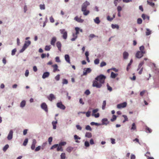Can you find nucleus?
<instances>
[{
	"instance_id": "obj_1",
	"label": "nucleus",
	"mask_w": 159,
	"mask_h": 159,
	"mask_svg": "<svg viewBox=\"0 0 159 159\" xmlns=\"http://www.w3.org/2000/svg\"><path fill=\"white\" fill-rule=\"evenodd\" d=\"M106 78V76L103 74H100L97 76L95 78V80L93 82L92 86L96 87L97 88H100L102 84H104Z\"/></svg>"
},
{
	"instance_id": "obj_2",
	"label": "nucleus",
	"mask_w": 159,
	"mask_h": 159,
	"mask_svg": "<svg viewBox=\"0 0 159 159\" xmlns=\"http://www.w3.org/2000/svg\"><path fill=\"white\" fill-rule=\"evenodd\" d=\"M31 42L30 40L25 41L22 48L20 51V53L23 52L31 44Z\"/></svg>"
},
{
	"instance_id": "obj_3",
	"label": "nucleus",
	"mask_w": 159,
	"mask_h": 159,
	"mask_svg": "<svg viewBox=\"0 0 159 159\" xmlns=\"http://www.w3.org/2000/svg\"><path fill=\"white\" fill-rule=\"evenodd\" d=\"M41 108L46 112H48V106L46 103L43 102L40 105Z\"/></svg>"
},
{
	"instance_id": "obj_4",
	"label": "nucleus",
	"mask_w": 159,
	"mask_h": 159,
	"mask_svg": "<svg viewBox=\"0 0 159 159\" xmlns=\"http://www.w3.org/2000/svg\"><path fill=\"white\" fill-rule=\"evenodd\" d=\"M56 105L58 108L64 110L66 108L65 106L62 104L61 102H57Z\"/></svg>"
},
{
	"instance_id": "obj_5",
	"label": "nucleus",
	"mask_w": 159,
	"mask_h": 159,
	"mask_svg": "<svg viewBox=\"0 0 159 159\" xmlns=\"http://www.w3.org/2000/svg\"><path fill=\"white\" fill-rule=\"evenodd\" d=\"M145 53V52H140L138 51L136 53L135 56L136 58H141L143 55V54Z\"/></svg>"
},
{
	"instance_id": "obj_6",
	"label": "nucleus",
	"mask_w": 159,
	"mask_h": 159,
	"mask_svg": "<svg viewBox=\"0 0 159 159\" xmlns=\"http://www.w3.org/2000/svg\"><path fill=\"white\" fill-rule=\"evenodd\" d=\"M90 5V3L87 1H86L82 5L81 10L87 9V7Z\"/></svg>"
},
{
	"instance_id": "obj_7",
	"label": "nucleus",
	"mask_w": 159,
	"mask_h": 159,
	"mask_svg": "<svg viewBox=\"0 0 159 159\" xmlns=\"http://www.w3.org/2000/svg\"><path fill=\"white\" fill-rule=\"evenodd\" d=\"M84 70V71L83 74V75H87V74L90 73L92 71V70L90 68H85Z\"/></svg>"
},
{
	"instance_id": "obj_8",
	"label": "nucleus",
	"mask_w": 159,
	"mask_h": 159,
	"mask_svg": "<svg viewBox=\"0 0 159 159\" xmlns=\"http://www.w3.org/2000/svg\"><path fill=\"white\" fill-rule=\"evenodd\" d=\"M102 125H107L109 124L110 122L108 121V119L107 118H103L101 120Z\"/></svg>"
},
{
	"instance_id": "obj_9",
	"label": "nucleus",
	"mask_w": 159,
	"mask_h": 159,
	"mask_svg": "<svg viewBox=\"0 0 159 159\" xmlns=\"http://www.w3.org/2000/svg\"><path fill=\"white\" fill-rule=\"evenodd\" d=\"M13 131L12 130H11L7 136V139L8 140H11L13 137Z\"/></svg>"
},
{
	"instance_id": "obj_10",
	"label": "nucleus",
	"mask_w": 159,
	"mask_h": 159,
	"mask_svg": "<svg viewBox=\"0 0 159 159\" xmlns=\"http://www.w3.org/2000/svg\"><path fill=\"white\" fill-rule=\"evenodd\" d=\"M48 99L50 101H52L53 100L55 99L56 98L54 95L52 94H50L47 97Z\"/></svg>"
},
{
	"instance_id": "obj_11",
	"label": "nucleus",
	"mask_w": 159,
	"mask_h": 159,
	"mask_svg": "<svg viewBox=\"0 0 159 159\" xmlns=\"http://www.w3.org/2000/svg\"><path fill=\"white\" fill-rule=\"evenodd\" d=\"M50 73L48 71H46L43 73L42 76V78L43 79H45L49 76Z\"/></svg>"
},
{
	"instance_id": "obj_12",
	"label": "nucleus",
	"mask_w": 159,
	"mask_h": 159,
	"mask_svg": "<svg viewBox=\"0 0 159 159\" xmlns=\"http://www.w3.org/2000/svg\"><path fill=\"white\" fill-rule=\"evenodd\" d=\"M74 20L79 23H82L84 21V20L81 19L80 18H79L78 16H75L74 19Z\"/></svg>"
},
{
	"instance_id": "obj_13",
	"label": "nucleus",
	"mask_w": 159,
	"mask_h": 159,
	"mask_svg": "<svg viewBox=\"0 0 159 159\" xmlns=\"http://www.w3.org/2000/svg\"><path fill=\"white\" fill-rule=\"evenodd\" d=\"M80 113L83 114H85L87 117H89L90 116L91 111H88L87 112L85 111H80L78 113V114H79Z\"/></svg>"
},
{
	"instance_id": "obj_14",
	"label": "nucleus",
	"mask_w": 159,
	"mask_h": 159,
	"mask_svg": "<svg viewBox=\"0 0 159 159\" xmlns=\"http://www.w3.org/2000/svg\"><path fill=\"white\" fill-rule=\"evenodd\" d=\"M123 59L126 60L128 59L129 54L127 52L125 51L123 53Z\"/></svg>"
},
{
	"instance_id": "obj_15",
	"label": "nucleus",
	"mask_w": 159,
	"mask_h": 159,
	"mask_svg": "<svg viewBox=\"0 0 159 159\" xmlns=\"http://www.w3.org/2000/svg\"><path fill=\"white\" fill-rule=\"evenodd\" d=\"M65 59L66 61L68 63L70 64V57L68 54H66L65 55Z\"/></svg>"
},
{
	"instance_id": "obj_16",
	"label": "nucleus",
	"mask_w": 159,
	"mask_h": 159,
	"mask_svg": "<svg viewBox=\"0 0 159 159\" xmlns=\"http://www.w3.org/2000/svg\"><path fill=\"white\" fill-rule=\"evenodd\" d=\"M81 11L83 12V15L85 16L88 15L90 13L89 11L87 9L81 10Z\"/></svg>"
},
{
	"instance_id": "obj_17",
	"label": "nucleus",
	"mask_w": 159,
	"mask_h": 159,
	"mask_svg": "<svg viewBox=\"0 0 159 159\" xmlns=\"http://www.w3.org/2000/svg\"><path fill=\"white\" fill-rule=\"evenodd\" d=\"M56 46L58 48V50L61 51V44L60 41H57L56 43Z\"/></svg>"
},
{
	"instance_id": "obj_18",
	"label": "nucleus",
	"mask_w": 159,
	"mask_h": 159,
	"mask_svg": "<svg viewBox=\"0 0 159 159\" xmlns=\"http://www.w3.org/2000/svg\"><path fill=\"white\" fill-rule=\"evenodd\" d=\"M74 139L75 140V142L77 143H80V141L78 140H80L81 139V138L79 137L77 135L75 134L74 136Z\"/></svg>"
},
{
	"instance_id": "obj_19",
	"label": "nucleus",
	"mask_w": 159,
	"mask_h": 159,
	"mask_svg": "<svg viewBox=\"0 0 159 159\" xmlns=\"http://www.w3.org/2000/svg\"><path fill=\"white\" fill-rule=\"evenodd\" d=\"M57 40L56 38L55 37H52L51 41V44L53 46H54L55 43Z\"/></svg>"
},
{
	"instance_id": "obj_20",
	"label": "nucleus",
	"mask_w": 159,
	"mask_h": 159,
	"mask_svg": "<svg viewBox=\"0 0 159 159\" xmlns=\"http://www.w3.org/2000/svg\"><path fill=\"white\" fill-rule=\"evenodd\" d=\"M54 68L53 72H55L56 71H59V70L58 69V66L57 64H55L52 66Z\"/></svg>"
},
{
	"instance_id": "obj_21",
	"label": "nucleus",
	"mask_w": 159,
	"mask_h": 159,
	"mask_svg": "<svg viewBox=\"0 0 159 159\" xmlns=\"http://www.w3.org/2000/svg\"><path fill=\"white\" fill-rule=\"evenodd\" d=\"M133 62V60L132 59H131L129 63L127 66V67L126 68V70L127 71H128L130 68L129 67L131 66L132 64V63Z\"/></svg>"
},
{
	"instance_id": "obj_22",
	"label": "nucleus",
	"mask_w": 159,
	"mask_h": 159,
	"mask_svg": "<svg viewBox=\"0 0 159 159\" xmlns=\"http://www.w3.org/2000/svg\"><path fill=\"white\" fill-rule=\"evenodd\" d=\"M26 105V101L25 100H22L20 103V106L21 108H23L25 107Z\"/></svg>"
},
{
	"instance_id": "obj_23",
	"label": "nucleus",
	"mask_w": 159,
	"mask_h": 159,
	"mask_svg": "<svg viewBox=\"0 0 159 159\" xmlns=\"http://www.w3.org/2000/svg\"><path fill=\"white\" fill-rule=\"evenodd\" d=\"M94 21L95 23L97 24H99L100 22V20L98 17H97L94 19Z\"/></svg>"
},
{
	"instance_id": "obj_24",
	"label": "nucleus",
	"mask_w": 159,
	"mask_h": 159,
	"mask_svg": "<svg viewBox=\"0 0 159 159\" xmlns=\"http://www.w3.org/2000/svg\"><path fill=\"white\" fill-rule=\"evenodd\" d=\"M85 136L88 138H91L92 137L91 133L89 132H87L86 133Z\"/></svg>"
},
{
	"instance_id": "obj_25",
	"label": "nucleus",
	"mask_w": 159,
	"mask_h": 159,
	"mask_svg": "<svg viewBox=\"0 0 159 159\" xmlns=\"http://www.w3.org/2000/svg\"><path fill=\"white\" fill-rule=\"evenodd\" d=\"M118 75L117 74H116L113 72H112L111 73V77L112 78L114 79L116 78Z\"/></svg>"
},
{
	"instance_id": "obj_26",
	"label": "nucleus",
	"mask_w": 159,
	"mask_h": 159,
	"mask_svg": "<svg viewBox=\"0 0 159 159\" xmlns=\"http://www.w3.org/2000/svg\"><path fill=\"white\" fill-rule=\"evenodd\" d=\"M74 148L70 146L68 147L66 149V151L68 152H70Z\"/></svg>"
},
{
	"instance_id": "obj_27",
	"label": "nucleus",
	"mask_w": 159,
	"mask_h": 159,
	"mask_svg": "<svg viewBox=\"0 0 159 159\" xmlns=\"http://www.w3.org/2000/svg\"><path fill=\"white\" fill-rule=\"evenodd\" d=\"M111 27L113 29H119V26L117 24H112L111 25Z\"/></svg>"
},
{
	"instance_id": "obj_28",
	"label": "nucleus",
	"mask_w": 159,
	"mask_h": 159,
	"mask_svg": "<svg viewBox=\"0 0 159 159\" xmlns=\"http://www.w3.org/2000/svg\"><path fill=\"white\" fill-rule=\"evenodd\" d=\"M147 31L146 32V35L147 36L151 34V31L149 29L147 28L146 29Z\"/></svg>"
},
{
	"instance_id": "obj_29",
	"label": "nucleus",
	"mask_w": 159,
	"mask_h": 159,
	"mask_svg": "<svg viewBox=\"0 0 159 159\" xmlns=\"http://www.w3.org/2000/svg\"><path fill=\"white\" fill-rule=\"evenodd\" d=\"M136 129V127L135 124L134 123H133L132 125V126L130 129L131 130H134Z\"/></svg>"
},
{
	"instance_id": "obj_30",
	"label": "nucleus",
	"mask_w": 159,
	"mask_h": 159,
	"mask_svg": "<svg viewBox=\"0 0 159 159\" xmlns=\"http://www.w3.org/2000/svg\"><path fill=\"white\" fill-rule=\"evenodd\" d=\"M9 147V145L8 144H6L3 148L2 150L3 151L5 152H6L7 150L8 149V148Z\"/></svg>"
},
{
	"instance_id": "obj_31",
	"label": "nucleus",
	"mask_w": 159,
	"mask_h": 159,
	"mask_svg": "<svg viewBox=\"0 0 159 159\" xmlns=\"http://www.w3.org/2000/svg\"><path fill=\"white\" fill-rule=\"evenodd\" d=\"M62 34V38L65 39H66L67 38V31H65L64 33Z\"/></svg>"
},
{
	"instance_id": "obj_32",
	"label": "nucleus",
	"mask_w": 159,
	"mask_h": 159,
	"mask_svg": "<svg viewBox=\"0 0 159 159\" xmlns=\"http://www.w3.org/2000/svg\"><path fill=\"white\" fill-rule=\"evenodd\" d=\"M96 37V36L95 34H91L89 36V40L91 41L93 38H94Z\"/></svg>"
},
{
	"instance_id": "obj_33",
	"label": "nucleus",
	"mask_w": 159,
	"mask_h": 159,
	"mask_svg": "<svg viewBox=\"0 0 159 159\" xmlns=\"http://www.w3.org/2000/svg\"><path fill=\"white\" fill-rule=\"evenodd\" d=\"M66 142H61L59 144H58V146H64L66 144Z\"/></svg>"
},
{
	"instance_id": "obj_34",
	"label": "nucleus",
	"mask_w": 159,
	"mask_h": 159,
	"mask_svg": "<svg viewBox=\"0 0 159 159\" xmlns=\"http://www.w3.org/2000/svg\"><path fill=\"white\" fill-rule=\"evenodd\" d=\"M51 46L50 45H46L45 47V50L46 51H49L51 48Z\"/></svg>"
},
{
	"instance_id": "obj_35",
	"label": "nucleus",
	"mask_w": 159,
	"mask_h": 159,
	"mask_svg": "<svg viewBox=\"0 0 159 159\" xmlns=\"http://www.w3.org/2000/svg\"><path fill=\"white\" fill-rule=\"evenodd\" d=\"M68 83V80L66 79H62V84L63 85L67 84Z\"/></svg>"
},
{
	"instance_id": "obj_36",
	"label": "nucleus",
	"mask_w": 159,
	"mask_h": 159,
	"mask_svg": "<svg viewBox=\"0 0 159 159\" xmlns=\"http://www.w3.org/2000/svg\"><path fill=\"white\" fill-rule=\"evenodd\" d=\"M122 117L124 118V120L123 121V123L125 122L126 121H128V118L126 115H123L122 116Z\"/></svg>"
},
{
	"instance_id": "obj_37",
	"label": "nucleus",
	"mask_w": 159,
	"mask_h": 159,
	"mask_svg": "<svg viewBox=\"0 0 159 159\" xmlns=\"http://www.w3.org/2000/svg\"><path fill=\"white\" fill-rule=\"evenodd\" d=\"M145 129L146 130V132L147 133H151L152 132V129L148 126H146V127Z\"/></svg>"
},
{
	"instance_id": "obj_38",
	"label": "nucleus",
	"mask_w": 159,
	"mask_h": 159,
	"mask_svg": "<svg viewBox=\"0 0 159 159\" xmlns=\"http://www.w3.org/2000/svg\"><path fill=\"white\" fill-rule=\"evenodd\" d=\"M116 118L117 116L116 115H113L112 116V118L110 120L112 122L116 120Z\"/></svg>"
},
{
	"instance_id": "obj_39",
	"label": "nucleus",
	"mask_w": 159,
	"mask_h": 159,
	"mask_svg": "<svg viewBox=\"0 0 159 159\" xmlns=\"http://www.w3.org/2000/svg\"><path fill=\"white\" fill-rule=\"evenodd\" d=\"M85 129L86 130H89V131H91L92 130L91 128L89 125H87L86 126Z\"/></svg>"
},
{
	"instance_id": "obj_40",
	"label": "nucleus",
	"mask_w": 159,
	"mask_h": 159,
	"mask_svg": "<svg viewBox=\"0 0 159 159\" xmlns=\"http://www.w3.org/2000/svg\"><path fill=\"white\" fill-rule=\"evenodd\" d=\"M57 151H61L62 152L63 151V149H62V147L60 146H58L57 147Z\"/></svg>"
},
{
	"instance_id": "obj_41",
	"label": "nucleus",
	"mask_w": 159,
	"mask_h": 159,
	"mask_svg": "<svg viewBox=\"0 0 159 159\" xmlns=\"http://www.w3.org/2000/svg\"><path fill=\"white\" fill-rule=\"evenodd\" d=\"M84 146L86 147H88L90 146V143L89 141H86L84 143Z\"/></svg>"
},
{
	"instance_id": "obj_42",
	"label": "nucleus",
	"mask_w": 159,
	"mask_h": 159,
	"mask_svg": "<svg viewBox=\"0 0 159 159\" xmlns=\"http://www.w3.org/2000/svg\"><path fill=\"white\" fill-rule=\"evenodd\" d=\"M28 138H26L24 141L23 143V145L24 146H26L28 142Z\"/></svg>"
},
{
	"instance_id": "obj_43",
	"label": "nucleus",
	"mask_w": 159,
	"mask_h": 159,
	"mask_svg": "<svg viewBox=\"0 0 159 159\" xmlns=\"http://www.w3.org/2000/svg\"><path fill=\"white\" fill-rule=\"evenodd\" d=\"M147 3L150 6H151L152 7H154L155 6V3L153 2H150L148 0L147 1Z\"/></svg>"
},
{
	"instance_id": "obj_44",
	"label": "nucleus",
	"mask_w": 159,
	"mask_h": 159,
	"mask_svg": "<svg viewBox=\"0 0 159 159\" xmlns=\"http://www.w3.org/2000/svg\"><path fill=\"white\" fill-rule=\"evenodd\" d=\"M61 159H65L66 158V155L65 153H62L61 155Z\"/></svg>"
},
{
	"instance_id": "obj_45",
	"label": "nucleus",
	"mask_w": 159,
	"mask_h": 159,
	"mask_svg": "<svg viewBox=\"0 0 159 159\" xmlns=\"http://www.w3.org/2000/svg\"><path fill=\"white\" fill-rule=\"evenodd\" d=\"M106 106V101L104 100L103 101L102 105V108L103 110H104L105 108V107Z\"/></svg>"
},
{
	"instance_id": "obj_46",
	"label": "nucleus",
	"mask_w": 159,
	"mask_h": 159,
	"mask_svg": "<svg viewBox=\"0 0 159 159\" xmlns=\"http://www.w3.org/2000/svg\"><path fill=\"white\" fill-rule=\"evenodd\" d=\"M98 111V108L93 109L92 111V115H94L95 114V113H97Z\"/></svg>"
},
{
	"instance_id": "obj_47",
	"label": "nucleus",
	"mask_w": 159,
	"mask_h": 159,
	"mask_svg": "<svg viewBox=\"0 0 159 159\" xmlns=\"http://www.w3.org/2000/svg\"><path fill=\"white\" fill-rule=\"evenodd\" d=\"M142 22V20L141 18H138L137 20V23L139 24H141Z\"/></svg>"
},
{
	"instance_id": "obj_48",
	"label": "nucleus",
	"mask_w": 159,
	"mask_h": 159,
	"mask_svg": "<svg viewBox=\"0 0 159 159\" xmlns=\"http://www.w3.org/2000/svg\"><path fill=\"white\" fill-rule=\"evenodd\" d=\"M40 8L41 10H44L45 8V6L44 4H40L39 5Z\"/></svg>"
},
{
	"instance_id": "obj_49",
	"label": "nucleus",
	"mask_w": 159,
	"mask_h": 159,
	"mask_svg": "<svg viewBox=\"0 0 159 159\" xmlns=\"http://www.w3.org/2000/svg\"><path fill=\"white\" fill-rule=\"evenodd\" d=\"M107 90L109 91L110 92H111L112 91V88L107 83Z\"/></svg>"
},
{
	"instance_id": "obj_50",
	"label": "nucleus",
	"mask_w": 159,
	"mask_h": 159,
	"mask_svg": "<svg viewBox=\"0 0 159 159\" xmlns=\"http://www.w3.org/2000/svg\"><path fill=\"white\" fill-rule=\"evenodd\" d=\"M75 30L76 31V34H78L79 33V27H76L75 28Z\"/></svg>"
},
{
	"instance_id": "obj_51",
	"label": "nucleus",
	"mask_w": 159,
	"mask_h": 159,
	"mask_svg": "<svg viewBox=\"0 0 159 159\" xmlns=\"http://www.w3.org/2000/svg\"><path fill=\"white\" fill-rule=\"evenodd\" d=\"M120 104H121V105L123 108L127 106V102H123L120 103Z\"/></svg>"
},
{
	"instance_id": "obj_52",
	"label": "nucleus",
	"mask_w": 159,
	"mask_h": 159,
	"mask_svg": "<svg viewBox=\"0 0 159 159\" xmlns=\"http://www.w3.org/2000/svg\"><path fill=\"white\" fill-rule=\"evenodd\" d=\"M107 65L106 62L102 61L100 63V66L101 67H102L104 66H105Z\"/></svg>"
},
{
	"instance_id": "obj_53",
	"label": "nucleus",
	"mask_w": 159,
	"mask_h": 159,
	"mask_svg": "<svg viewBox=\"0 0 159 159\" xmlns=\"http://www.w3.org/2000/svg\"><path fill=\"white\" fill-rule=\"evenodd\" d=\"M144 46L143 45L139 47V50L140 51H139L141 52H142V51L145 52V51H144Z\"/></svg>"
},
{
	"instance_id": "obj_54",
	"label": "nucleus",
	"mask_w": 159,
	"mask_h": 159,
	"mask_svg": "<svg viewBox=\"0 0 159 159\" xmlns=\"http://www.w3.org/2000/svg\"><path fill=\"white\" fill-rule=\"evenodd\" d=\"M16 52V48H14L11 51V54L12 56H13L15 55Z\"/></svg>"
},
{
	"instance_id": "obj_55",
	"label": "nucleus",
	"mask_w": 159,
	"mask_h": 159,
	"mask_svg": "<svg viewBox=\"0 0 159 159\" xmlns=\"http://www.w3.org/2000/svg\"><path fill=\"white\" fill-rule=\"evenodd\" d=\"M57 146H58V144H54L50 148V149L52 150L54 148H57Z\"/></svg>"
},
{
	"instance_id": "obj_56",
	"label": "nucleus",
	"mask_w": 159,
	"mask_h": 159,
	"mask_svg": "<svg viewBox=\"0 0 159 159\" xmlns=\"http://www.w3.org/2000/svg\"><path fill=\"white\" fill-rule=\"evenodd\" d=\"M99 60L98 58L96 59L94 61V63L96 65H97L99 63Z\"/></svg>"
},
{
	"instance_id": "obj_57",
	"label": "nucleus",
	"mask_w": 159,
	"mask_h": 159,
	"mask_svg": "<svg viewBox=\"0 0 159 159\" xmlns=\"http://www.w3.org/2000/svg\"><path fill=\"white\" fill-rule=\"evenodd\" d=\"M47 21H48V17H47V16H46L45 17V20L43 24V27H44L45 26Z\"/></svg>"
},
{
	"instance_id": "obj_58",
	"label": "nucleus",
	"mask_w": 159,
	"mask_h": 159,
	"mask_svg": "<svg viewBox=\"0 0 159 159\" xmlns=\"http://www.w3.org/2000/svg\"><path fill=\"white\" fill-rule=\"evenodd\" d=\"M55 79L57 81H59L60 79V75L59 74H58L55 77Z\"/></svg>"
},
{
	"instance_id": "obj_59",
	"label": "nucleus",
	"mask_w": 159,
	"mask_h": 159,
	"mask_svg": "<svg viewBox=\"0 0 159 159\" xmlns=\"http://www.w3.org/2000/svg\"><path fill=\"white\" fill-rule=\"evenodd\" d=\"M52 137H50L48 138V142L49 144H51V142H52Z\"/></svg>"
},
{
	"instance_id": "obj_60",
	"label": "nucleus",
	"mask_w": 159,
	"mask_h": 159,
	"mask_svg": "<svg viewBox=\"0 0 159 159\" xmlns=\"http://www.w3.org/2000/svg\"><path fill=\"white\" fill-rule=\"evenodd\" d=\"M84 93L86 95H88L90 93V92L89 89H87L85 91Z\"/></svg>"
},
{
	"instance_id": "obj_61",
	"label": "nucleus",
	"mask_w": 159,
	"mask_h": 159,
	"mask_svg": "<svg viewBox=\"0 0 159 159\" xmlns=\"http://www.w3.org/2000/svg\"><path fill=\"white\" fill-rule=\"evenodd\" d=\"M41 148V147L40 146H39L37 147L35 149V152H38L40 150Z\"/></svg>"
},
{
	"instance_id": "obj_62",
	"label": "nucleus",
	"mask_w": 159,
	"mask_h": 159,
	"mask_svg": "<svg viewBox=\"0 0 159 159\" xmlns=\"http://www.w3.org/2000/svg\"><path fill=\"white\" fill-rule=\"evenodd\" d=\"M47 144V142H46L43 143V144L42 145V149L43 150L45 146Z\"/></svg>"
},
{
	"instance_id": "obj_63",
	"label": "nucleus",
	"mask_w": 159,
	"mask_h": 159,
	"mask_svg": "<svg viewBox=\"0 0 159 159\" xmlns=\"http://www.w3.org/2000/svg\"><path fill=\"white\" fill-rule=\"evenodd\" d=\"M76 128L78 130H81L82 129V127L80 125H76Z\"/></svg>"
},
{
	"instance_id": "obj_64",
	"label": "nucleus",
	"mask_w": 159,
	"mask_h": 159,
	"mask_svg": "<svg viewBox=\"0 0 159 159\" xmlns=\"http://www.w3.org/2000/svg\"><path fill=\"white\" fill-rule=\"evenodd\" d=\"M122 8L120 6H118L117 7V10L118 12H120L122 10Z\"/></svg>"
}]
</instances>
